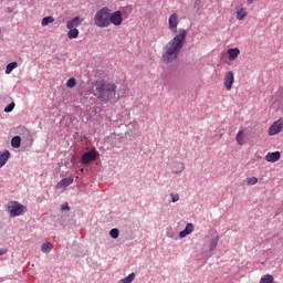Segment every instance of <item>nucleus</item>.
I'll use <instances>...</instances> for the list:
<instances>
[{"label": "nucleus", "mask_w": 283, "mask_h": 283, "mask_svg": "<svg viewBox=\"0 0 283 283\" xmlns=\"http://www.w3.org/2000/svg\"><path fill=\"white\" fill-rule=\"evenodd\" d=\"M187 39V31L185 29H180L179 33L170 40L165 46V51L161 55L164 63H174L176 59H178V54L182 50L185 45V41Z\"/></svg>", "instance_id": "1"}, {"label": "nucleus", "mask_w": 283, "mask_h": 283, "mask_svg": "<svg viewBox=\"0 0 283 283\" xmlns=\"http://www.w3.org/2000/svg\"><path fill=\"white\" fill-rule=\"evenodd\" d=\"M98 98H102L105 103L112 101L116 96V84L103 83L96 87Z\"/></svg>", "instance_id": "2"}, {"label": "nucleus", "mask_w": 283, "mask_h": 283, "mask_svg": "<svg viewBox=\"0 0 283 283\" xmlns=\"http://www.w3.org/2000/svg\"><path fill=\"white\" fill-rule=\"evenodd\" d=\"M109 12H112V9L107 7H103L96 11L94 23L97 28H109Z\"/></svg>", "instance_id": "3"}, {"label": "nucleus", "mask_w": 283, "mask_h": 283, "mask_svg": "<svg viewBox=\"0 0 283 283\" xmlns=\"http://www.w3.org/2000/svg\"><path fill=\"white\" fill-rule=\"evenodd\" d=\"M7 211L10 218H17V216H23L25 213V206L19 203V201H9L7 203Z\"/></svg>", "instance_id": "4"}, {"label": "nucleus", "mask_w": 283, "mask_h": 283, "mask_svg": "<svg viewBox=\"0 0 283 283\" xmlns=\"http://www.w3.org/2000/svg\"><path fill=\"white\" fill-rule=\"evenodd\" d=\"M123 25V12L120 11H115V12H109V19H108V25Z\"/></svg>", "instance_id": "5"}, {"label": "nucleus", "mask_w": 283, "mask_h": 283, "mask_svg": "<svg viewBox=\"0 0 283 283\" xmlns=\"http://www.w3.org/2000/svg\"><path fill=\"white\" fill-rule=\"evenodd\" d=\"M233 83H235V74L233 71H230L226 73L223 77V85L228 92H231L233 90Z\"/></svg>", "instance_id": "6"}, {"label": "nucleus", "mask_w": 283, "mask_h": 283, "mask_svg": "<svg viewBox=\"0 0 283 283\" xmlns=\"http://www.w3.org/2000/svg\"><path fill=\"white\" fill-rule=\"evenodd\" d=\"M98 154L96 150L86 151L82 155V165H90V163H94Z\"/></svg>", "instance_id": "7"}, {"label": "nucleus", "mask_w": 283, "mask_h": 283, "mask_svg": "<svg viewBox=\"0 0 283 283\" xmlns=\"http://www.w3.org/2000/svg\"><path fill=\"white\" fill-rule=\"evenodd\" d=\"M283 128V120L282 118L277 119L274 122L270 127H269V136H275V134H280Z\"/></svg>", "instance_id": "8"}, {"label": "nucleus", "mask_w": 283, "mask_h": 283, "mask_svg": "<svg viewBox=\"0 0 283 283\" xmlns=\"http://www.w3.org/2000/svg\"><path fill=\"white\" fill-rule=\"evenodd\" d=\"M178 13H172L168 19L169 30L170 32H172V34H176V32H178Z\"/></svg>", "instance_id": "9"}, {"label": "nucleus", "mask_w": 283, "mask_h": 283, "mask_svg": "<svg viewBox=\"0 0 283 283\" xmlns=\"http://www.w3.org/2000/svg\"><path fill=\"white\" fill-rule=\"evenodd\" d=\"M85 20L78 15H76L75 18L69 20L66 22V28L67 29H77L78 25H81V23H83Z\"/></svg>", "instance_id": "10"}, {"label": "nucleus", "mask_w": 283, "mask_h": 283, "mask_svg": "<svg viewBox=\"0 0 283 283\" xmlns=\"http://www.w3.org/2000/svg\"><path fill=\"white\" fill-rule=\"evenodd\" d=\"M281 156L282 155L280 154V151L268 153L265 155V160H266V163H277V160H280Z\"/></svg>", "instance_id": "11"}, {"label": "nucleus", "mask_w": 283, "mask_h": 283, "mask_svg": "<svg viewBox=\"0 0 283 283\" xmlns=\"http://www.w3.org/2000/svg\"><path fill=\"white\" fill-rule=\"evenodd\" d=\"M73 182H74V178H72V177L64 178L60 182H57L55 188L56 189H65V188L70 187V185H72Z\"/></svg>", "instance_id": "12"}, {"label": "nucleus", "mask_w": 283, "mask_h": 283, "mask_svg": "<svg viewBox=\"0 0 283 283\" xmlns=\"http://www.w3.org/2000/svg\"><path fill=\"white\" fill-rule=\"evenodd\" d=\"M247 9L244 7L238 6L237 7V19L238 21H243V19L248 15Z\"/></svg>", "instance_id": "13"}, {"label": "nucleus", "mask_w": 283, "mask_h": 283, "mask_svg": "<svg viewBox=\"0 0 283 283\" xmlns=\"http://www.w3.org/2000/svg\"><path fill=\"white\" fill-rule=\"evenodd\" d=\"M191 233H193V223H188L185 230L179 232V238H187Z\"/></svg>", "instance_id": "14"}, {"label": "nucleus", "mask_w": 283, "mask_h": 283, "mask_svg": "<svg viewBox=\"0 0 283 283\" xmlns=\"http://www.w3.org/2000/svg\"><path fill=\"white\" fill-rule=\"evenodd\" d=\"M10 160V150L0 151V167H3Z\"/></svg>", "instance_id": "15"}, {"label": "nucleus", "mask_w": 283, "mask_h": 283, "mask_svg": "<svg viewBox=\"0 0 283 283\" xmlns=\"http://www.w3.org/2000/svg\"><path fill=\"white\" fill-rule=\"evenodd\" d=\"M228 56H229V61H235L238 56H240V49L238 48L229 49Z\"/></svg>", "instance_id": "16"}, {"label": "nucleus", "mask_w": 283, "mask_h": 283, "mask_svg": "<svg viewBox=\"0 0 283 283\" xmlns=\"http://www.w3.org/2000/svg\"><path fill=\"white\" fill-rule=\"evenodd\" d=\"M185 171V163L179 161L172 164V174H182Z\"/></svg>", "instance_id": "17"}, {"label": "nucleus", "mask_w": 283, "mask_h": 283, "mask_svg": "<svg viewBox=\"0 0 283 283\" xmlns=\"http://www.w3.org/2000/svg\"><path fill=\"white\" fill-rule=\"evenodd\" d=\"M11 147H13L14 149H19V147H21V137L14 136L11 139Z\"/></svg>", "instance_id": "18"}, {"label": "nucleus", "mask_w": 283, "mask_h": 283, "mask_svg": "<svg viewBox=\"0 0 283 283\" xmlns=\"http://www.w3.org/2000/svg\"><path fill=\"white\" fill-rule=\"evenodd\" d=\"M19 67V64L17 62H11L6 67V74H11L13 70H17Z\"/></svg>", "instance_id": "19"}, {"label": "nucleus", "mask_w": 283, "mask_h": 283, "mask_svg": "<svg viewBox=\"0 0 283 283\" xmlns=\"http://www.w3.org/2000/svg\"><path fill=\"white\" fill-rule=\"evenodd\" d=\"M238 145H244V130H239L235 137Z\"/></svg>", "instance_id": "20"}, {"label": "nucleus", "mask_w": 283, "mask_h": 283, "mask_svg": "<svg viewBox=\"0 0 283 283\" xmlns=\"http://www.w3.org/2000/svg\"><path fill=\"white\" fill-rule=\"evenodd\" d=\"M50 23H54V17L52 15L44 17L41 21V25L43 27L50 25Z\"/></svg>", "instance_id": "21"}, {"label": "nucleus", "mask_w": 283, "mask_h": 283, "mask_svg": "<svg viewBox=\"0 0 283 283\" xmlns=\"http://www.w3.org/2000/svg\"><path fill=\"white\" fill-rule=\"evenodd\" d=\"M67 38L69 39H78V29H69Z\"/></svg>", "instance_id": "22"}, {"label": "nucleus", "mask_w": 283, "mask_h": 283, "mask_svg": "<svg viewBox=\"0 0 283 283\" xmlns=\"http://www.w3.org/2000/svg\"><path fill=\"white\" fill-rule=\"evenodd\" d=\"M42 253H50L52 251V245L50 242H44L41 247Z\"/></svg>", "instance_id": "23"}, {"label": "nucleus", "mask_w": 283, "mask_h": 283, "mask_svg": "<svg viewBox=\"0 0 283 283\" xmlns=\"http://www.w3.org/2000/svg\"><path fill=\"white\" fill-rule=\"evenodd\" d=\"M219 241L220 239L218 238V235L210 240V251H214L216 247H218Z\"/></svg>", "instance_id": "24"}, {"label": "nucleus", "mask_w": 283, "mask_h": 283, "mask_svg": "<svg viewBox=\"0 0 283 283\" xmlns=\"http://www.w3.org/2000/svg\"><path fill=\"white\" fill-rule=\"evenodd\" d=\"M260 283H273V275L265 274L261 277Z\"/></svg>", "instance_id": "25"}, {"label": "nucleus", "mask_w": 283, "mask_h": 283, "mask_svg": "<svg viewBox=\"0 0 283 283\" xmlns=\"http://www.w3.org/2000/svg\"><path fill=\"white\" fill-rule=\"evenodd\" d=\"M66 86L67 87H76V78H74V77L69 78L66 82Z\"/></svg>", "instance_id": "26"}, {"label": "nucleus", "mask_w": 283, "mask_h": 283, "mask_svg": "<svg viewBox=\"0 0 283 283\" xmlns=\"http://www.w3.org/2000/svg\"><path fill=\"white\" fill-rule=\"evenodd\" d=\"M247 185H248L249 187H251V186H253V185H258V178H256V177L248 178Z\"/></svg>", "instance_id": "27"}, {"label": "nucleus", "mask_w": 283, "mask_h": 283, "mask_svg": "<svg viewBox=\"0 0 283 283\" xmlns=\"http://www.w3.org/2000/svg\"><path fill=\"white\" fill-rule=\"evenodd\" d=\"M109 235H111V238L116 240V238H118V235H119L118 229H116V228L112 229L111 232H109Z\"/></svg>", "instance_id": "28"}, {"label": "nucleus", "mask_w": 283, "mask_h": 283, "mask_svg": "<svg viewBox=\"0 0 283 283\" xmlns=\"http://www.w3.org/2000/svg\"><path fill=\"white\" fill-rule=\"evenodd\" d=\"M12 109H14V102L10 103L6 108L4 112L7 114H10V112H12Z\"/></svg>", "instance_id": "29"}, {"label": "nucleus", "mask_w": 283, "mask_h": 283, "mask_svg": "<svg viewBox=\"0 0 283 283\" xmlns=\"http://www.w3.org/2000/svg\"><path fill=\"white\" fill-rule=\"evenodd\" d=\"M170 197L172 202H178V200H180V196L178 193L171 192Z\"/></svg>", "instance_id": "30"}, {"label": "nucleus", "mask_w": 283, "mask_h": 283, "mask_svg": "<svg viewBox=\"0 0 283 283\" xmlns=\"http://www.w3.org/2000/svg\"><path fill=\"white\" fill-rule=\"evenodd\" d=\"M61 211H70V205L67 202H64L62 206H61Z\"/></svg>", "instance_id": "31"}, {"label": "nucleus", "mask_w": 283, "mask_h": 283, "mask_svg": "<svg viewBox=\"0 0 283 283\" xmlns=\"http://www.w3.org/2000/svg\"><path fill=\"white\" fill-rule=\"evenodd\" d=\"M8 253V250L6 249H0V255H6Z\"/></svg>", "instance_id": "32"}, {"label": "nucleus", "mask_w": 283, "mask_h": 283, "mask_svg": "<svg viewBox=\"0 0 283 283\" xmlns=\"http://www.w3.org/2000/svg\"><path fill=\"white\" fill-rule=\"evenodd\" d=\"M248 3H253V0H248Z\"/></svg>", "instance_id": "33"}]
</instances>
